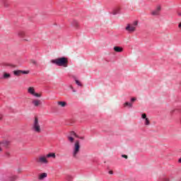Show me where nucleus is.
Masks as SVG:
<instances>
[{
    "mask_svg": "<svg viewBox=\"0 0 181 181\" xmlns=\"http://www.w3.org/2000/svg\"><path fill=\"white\" fill-rule=\"evenodd\" d=\"M51 63L52 64H56V66H59V67H67V63H69V59L66 57H61L55 59H52Z\"/></svg>",
    "mask_w": 181,
    "mask_h": 181,
    "instance_id": "f257e3e1",
    "label": "nucleus"
},
{
    "mask_svg": "<svg viewBox=\"0 0 181 181\" xmlns=\"http://www.w3.org/2000/svg\"><path fill=\"white\" fill-rule=\"evenodd\" d=\"M31 130L33 132H35V134H40L42 132V127H40V124H39V118L37 117L34 118Z\"/></svg>",
    "mask_w": 181,
    "mask_h": 181,
    "instance_id": "f03ea898",
    "label": "nucleus"
},
{
    "mask_svg": "<svg viewBox=\"0 0 181 181\" xmlns=\"http://www.w3.org/2000/svg\"><path fill=\"white\" fill-rule=\"evenodd\" d=\"M2 179L4 180H6V181H15V180H16V179H18V176L12 175H11V173H7L6 174L2 175Z\"/></svg>",
    "mask_w": 181,
    "mask_h": 181,
    "instance_id": "7ed1b4c3",
    "label": "nucleus"
},
{
    "mask_svg": "<svg viewBox=\"0 0 181 181\" xmlns=\"http://www.w3.org/2000/svg\"><path fill=\"white\" fill-rule=\"evenodd\" d=\"M80 141L76 140L74 144V147L73 150V157L77 158V155L78 154V152H80Z\"/></svg>",
    "mask_w": 181,
    "mask_h": 181,
    "instance_id": "20e7f679",
    "label": "nucleus"
},
{
    "mask_svg": "<svg viewBox=\"0 0 181 181\" xmlns=\"http://www.w3.org/2000/svg\"><path fill=\"white\" fill-rule=\"evenodd\" d=\"M47 157L46 156H41L39 157V159L37 160V162L43 165H47L49 161L47 160Z\"/></svg>",
    "mask_w": 181,
    "mask_h": 181,
    "instance_id": "39448f33",
    "label": "nucleus"
},
{
    "mask_svg": "<svg viewBox=\"0 0 181 181\" xmlns=\"http://www.w3.org/2000/svg\"><path fill=\"white\" fill-rule=\"evenodd\" d=\"M125 29L127 32H129V33H132L136 30V28H135V26H133L132 24H127Z\"/></svg>",
    "mask_w": 181,
    "mask_h": 181,
    "instance_id": "423d86ee",
    "label": "nucleus"
},
{
    "mask_svg": "<svg viewBox=\"0 0 181 181\" xmlns=\"http://www.w3.org/2000/svg\"><path fill=\"white\" fill-rule=\"evenodd\" d=\"M14 76H19L21 74H29V71L16 70L13 71Z\"/></svg>",
    "mask_w": 181,
    "mask_h": 181,
    "instance_id": "0eeeda50",
    "label": "nucleus"
},
{
    "mask_svg": "<svg viewBox=\"0 0 181 181\" xmlns=\"http://www.w3.org/2000/svg\"><path fill=\"white\" fill-rule=\"evenodd\" d=\"M9 145V141H4L0 142V152H2V148L1 146H4L5 148H8V146Z\"/></svg>",
    "mask_w": 181,
    "mask_h": 181,
    "instance_id": "6e6552de",
    "label": "nucleus"
},
{
    "mask_svg": "<svg viewBox=\"0 0 181 181\" xmlns=\"http://www.w3.org/2000/svg\"><path fill=\"white\" fill-rule=\"evenodd\" d=\"M159 12H160V6H157L156 9L152 11L151 14L153 16H156L159 15Z\"/></svg>",
    "mask_w": 181,
    "mask_h": 181,
    "instance_id": "1a4fd4ad",
    "label": "nucleus"
},
{
    "mask_svg": "<svg viewBox=\"0 0 181 181\" xmlns=\"http://www.w3.org/2000/svg\"><path fill=\"white\" fill-rule=\"evenodd\" d=\"M114 50L115 52H116L117 53H121L122 52H123L124 49L121 47H114Z\"/></svg>",
    "mask_w": 181,
    "mask_h": 181,
    "instance_id": "9d476101",
    "label": "nucleus"
},
{
    "mask_svg": "<svg viewBox=\"0 0 181 181\" xmlns=\"http://www.w3.org/2000/svg\"><path fill=\"white\" fill-rule=\"evenodd\" d=\"M33 104L34 107H39V105H40V104H42V101H40L39 100H33Z\"/></svg>",
    "mask_w": 181,
    "mask_h": 181,
    "instance_id": "9b49d317",
    "label": "nucleus"
},
{
    "mask_svg": "<svg viewBox=\"0 0 181 181\" xmlns=\"http://www.w3.org/2000/svg\"><path fill=\"white\" fill-rule=\"evenodd\" d=\"M18 36H19V37H22L23 39V37H25L26 36V34L25 33V31L20 30L18 32Z\"/></svg>",
    "mask_w": 181,
    "mask_h": 181,
    "instance_id": "f8f14e48",
    "label": "nucleus"
},
{
    "mask_svg": "<svg viewBox=\"0 0 181 181\" xmlns=\"http://www.w3.org/2000/svg\"><path fill=\"white\" fill-rule=\"evenodd\" d=\"M47 158H53V159H56V153H49L46 155Z\"/></svg>",
    "mask_w": 181,
    "mask_h": 181,
    "instance_id": "ddd939ff",
    "label": "nucleus"
},
{
    "mask_svg": "<svg viewBox=\"0 0 181 181\" xmlns=\"http://www.w3.org/2000/svg\"><path fill=\"white\" fill-rule=\"evenodd\" d=\"M45 177H47V173H43L41 175H40L39 180H42L45 179Z\"/></svg>",
    "mask_w": 181,
    "mask_h": 181,
    "instance_id": "4468645a",
    "label": "nucleus"
},
{
    "mask_svg": "<svg viewBox=\"0 0 181 181\" xmlns=\"http://www.w3.org/2000/svg\"><path fill=\"white\" fill-rule=\"evenodd\" d=\"M28 93L29 94H31V95H33L35 94V88L30 87L28 88Z\"/></svg>",
    "mask_w": 181,
    "mask_h": 181,
    "instance_id": "2eb2a0df",
    "label": "nucleus"
},
{
    "mask_svg": "<svg viewBox=\"0 0 181 181\" xmlns=\"http://www.w3.org/2000/svg\"><path fill=\"white\" fill-rule=\"evenodd\" d=\"M67 139L70 144H73L74 142V138L71 136H67Z\"/></svg>",
    "mask_w": 181,
    "mask_h": 181,
    "instance_id": "dca6fc26",
    "label": "nucleus"
},
{
    "mask_svg": "<svg viewBox=\"0 0 181 181\" xmlns=\"http://www.w3.org/2000/svg\"><path fill=\"white\" fill-rule=\"evenodd\" d=\"M58 105H60L61 107H66V105H67V103L66 102L59 101Z\"/></svg>",
    "mask_w": 181,
    "mask_h": 181,
    "instance_id": "f3484780",
    "label": "nucleus"
},
{
    "mask_svg": "<svg viewBox=\"0 0 181 181\" xmlns=\"http://www.w3.org/2000/svg\"><path fill=\"white\" fill-rule=\"evenodd\" d=\"M69 136H75V138H78V135H77V134H76V132L74 131L70 132V135H69Z\"/></svg>",
    "mask_w": 181,
    "mask_h": 181,
    "instance_id": "a211bd4d",
    "label": "nucleus"
},
{
    "mask_svg": "<svg viewBox=\"0 0 181 181\" xmlns=\"http://www.w3.org/2000/svg\"><path fill=\"white\" fill-rule=\"evenodd\" d=\"M11 78V74H6L5 73L4 75H3V78Z\"/></svg>",
    "mask_w": 181,
    "mask_h": 181,
    "instance_id": "6ab92c4d",
    "label": "nucleus"
},
{
    "mask_svg": "<svg viewBox=\"0 0 181 181\" xmlns=\"http://www.w3.org/2000/svg\"><path fill=\"white\" fill-rule=\"evenodd\" d=\"M124 107H129V108L132 107V103L126 102L124 103Z\"/></svg>",
    "mask_w": 181,
    "mask_h": 181,
    "instance_id": "aec40b11",
    "label": "nucleus"
},
{
    "mask_svg": "<svg viewBox=\"0 0 181 181\" xmlns=\"http://www.w3.org/2000/svg\"><path fill=\"white\" fill-rule=\"evenodd\" d=\"M145 119L144 124L145 125H149L151 124V122H149V119L147 117Z\"/></svg>",
    "mask_w": 181,
    "mask_h": 181,
    "instance_id": "412c9836",
    "label": "nucleus"
},
{
    "mask_svg": "<svg viewBox=\"0 0 181 181\" xmlns=\"http://www.w3.org/2000/svg\"><path fill=\"white\" fill-rule=\"evenodd\" d=\"M73 25L75 26V28H78V22H77V21H74Z\"/></svg>",
    "mask_w": 181,
    "mask_h": 181,
    "instance_id": "4be33fe9",
    "label": "nucleus"
},
{
    "mask_svg": "<svg viewBox=\"0 0 181 181\" xmlns=\"http://www.w3.org/2000/svg\"><path fill=\"white\" fill-rule=\"evenodd\" d=\"M132 25L134 26L135 29H136V26H138V21L133 22Z\"/></svg>",
    "mask_w": 181,
    "mask_h": 181,
    "instance_id": "5701e85b",
    "label": "nucleus"
},
{
    "mask_svg": "<svg viewBox=\"0 0 181 181\" xmlns=\"http://www.w3.org/2000/svg\"><path fill=\"white\" fill-rule=\"evenodd\" d=\"M75 81H76V83L77 84V86H78L79 87H81V86H82L81 83L79 82L78 80L76 79Z\"/></svg>",
    "mask_w": 181,
    "mask_h": 181,
    "instance_id": "b1692460",
    "label": "nucleus"
},
{
    "mask_svg": "<svg viewBox=\"0 0 181 181\" xmlns=\"http://www.w3.org/2000/svg\"><path fill=\"white\" fill-rule=\"evenodd\" d=\"M33 95H34V97H37V98L42 97V95L40 94L36 93L35 92L34 93V94Z\"/></svg>",
    "mask_w": 181,
    "mask_h": 181,
    "instance_id": "393cba45",
    "label": "nucleus"
},
{
    "mask_svg": "<svg viewBox=\"0 0 181 181\" xmlns=\"http://www.w3.org/2000/svg\"><path fill=\"white\" fill-rule=\"evenodd\" d=\"M5 156L6 158H9L11 156V153H9V151H6L5 153Z\"/></svg>",
    "mask_w": 181,
    "mask_h": 181,
    "instance_id": "a878e982",
    "label": "nucleus"
},
{
    "mask_svg": "<svg viewBox=\"0 0 181 181\" xmlns=\"http://www.w3.org/2000/svg\"><path fill=\"white\" fill-rule=\"evenodd\" d=\"M141 118H142L143 119H146V118H147V117H146V114H145V113L142 114V115H141Z\"/></svg>",
    "mask_w": 181,
    "mask_h": 181,
    "instance_id": "bb28decb",
    "label": "nucleus"
},
{
    "mask_svg": "<svg viewBox=\"0 0 181 181\" xmlns=\"http://www.w3.org/2000/svg\"><path fill=\"white\" fill-rule=\"evenodd\" d=\"M73 180V177L71 176H70V175L67 176L66 180L70 181V180Z\"/></svg>",
    "mask_w": 181,
    "mask_h": 181,
    "instance_id": "cd10ccee",
    "label": "nucleus"
},
{
    "mask_svg": "<svg viewBox=\"0 0 181 181\" xmlns=\"http://www.w3.org/2000/svg\"><path fill=\"white\" fill-rule=\"evenodd\" d=\"M5 66H8V67H15L14 65H12L11 64H6Z\"/></svg>",
    "mask_w": 181,
    "mask_h": 181,
    "instance_id": "c85d7f7f",
    "label": "nucleus"
},
{
    "mask_svg": "<svg viewBox=\"0 0 181 181\" xmlns=\"http://www.w3.org/2000/svg\"><path fill=\"white\" fill-rule=\"evenodd\" d=\"M122 158H125V159H128V156L123 154L122 155Z\"/></svg>",
    "mask_w": 181,
    "mask_h": 181,
    "instance_id": "c756f323",
    "label": "nucleus"
},
{
    "mask_svg": "<svg viewBox=\"0 0 181 181\" xmlns=\"http://www.w3.org/2000/svg\"><path fill=\"white\" fill-rule=\"evenodd\" d=\"M70 88L72 90L74 93H76V90H74L72 86H70Z\"/></svg>",
    "mask_w": 181,
    "mask_h": 181,
    "instance_id": "7c9ffc66",
    "label": "nucleus"
},
{
    "mask_svg": "<svg viewBox=\"0 0 181 181\" xmlns=\"http://www.w3.org/2000/svg\"><path fill=\"white\" fill-rule=\"evenodd\" d=\"M131 101H132V102L136 101V98H132L131 99Z\"/></svg>",
    "mask_w": 181,
    "mask_h": 181,
    "instance_id": "2f4dec72",
    "label": "nucleus"
},
{
    "mask_svg": "<svg viewBox=\"0 0 181 181\" xmlns=\"http://www.w3.org/2000/svg\"><path fill=\"white\" fill-rule=\"evenodd\" d=\"M76 138H78L79 139H84V137L83 136H78V137H76Z\"/></svg>",
    "mask_w": 181,
    "mask_h": 181,
    "instance_id": "473e14b6",
    "label": "nucleus"
},
{
    "mask_svg": "<svg viewBox=\"0 0 181 181\" xmlns=\"http://www.w3.org/2000/svg\"><path fill=\"white\" fill-rule=\"evenodd\" d=\"M163 181H169V179L165 178Z\"/></svg>",
    "mask_w": 181,
    "mask_h": 181,
    "instance_id": "72a5a7b5",
    "label": "nucleus"
},
{
    "mask_svg": "<svg viewBox=\"0 0 181 181\" xmlns=\"http://www.w3.org/2000/svg\"><path fill=\"white\" fill-rule=\"evenodd\" d=\"M178 28H181V22L179 23V25H178Z\"/></svg>",
    "mask_w": 181,
    "mask_h": 181,
    "instance_id": "f704fd0d",
    "label": "nucleus"
},
{
    "mask_svg": "<svg viewBox=\"0 0 181 181\" xmlns=\"http://www.w3.org/2000/svg\"><path fill=\"white\" fill-rule=\"evenodd\" d=\"M178 163H181V158H179V160H178Z\"/></svg>",
    "mask_w": 181,
    "mask_h": 181,
    "instance_id": "c9c22d12",
    "label": "nucleus"
},
{
    "mask_svg": "<svg viewBox=\"0 0 181 181\" xmlns=\"http://www.w3.org/2000/svg\"><path fill=\"white\" fill-rule=\"evenodd\" d=\"M33 64H36V61H33Z\"/></svg>",
    "mask_w": 181,
    "mask_h": 181,
    "instance_id": "e433bc0d",
    "label": "nucleus"
},
{
    "mask_svg": "<svg viewBox=\"0 0 181 181\" xmlns=\"http://www.w3.org/2000/svg\"><path fill=\"white\" fill-rule=\"evenodd\" d=\"M110 175H112V171H109Z\"/></svg>",
    "mask_w": 181,
    "mask_h": 181,
    "instance_id": "4c0bfd02",
    "label": "nucleus"
},
{
    "mask_svg": "<svg viewBox=\"0 0 181 181\" xmlns=\"http://www.w3.org/2000/svg\"><path fill=\"white\" fill-rule=\"evenodd\" d=\"M4 6H6V8H7V6H8V4H4Z\"/></svg>",
    "mask_w": 181,
    "mask_h": 181,
    "instance_id": "58836bf2",
    "label": "nucleus"
},
{
    "mask_svg": "<svg viewBox=\"0 0 181 181\" xmlns=\"http://www.w3.org/2000/svg\"><path fill=\"white\" fill-rule=\"evenodd\" d=\"M113 15H117V12L114 11Z\"/></svg>",
    "mask_w": 181,
    "mask_h": 181,
    "instance_id": "ea45409f",
    "label": "nucleus"
},
{
    "mask_svg": "<svg viewBox=\"0 0 181 181\" xmlns=\"http://www.w3.org/2000/svg\"><path fill=\"white\" fill-rule=\"evenodd\" d=\"M23 40H26V41H28V40H27V39H24Z\"/></svg>",
    "mask_w": 181,
    "mask_h": 181,
    "instance_id": "a19ab883",
    "label": "nucleus"
},
{
    "mask_svg": "<svg viewBox=\"0 0 181 181\" xmlns=\"http://www.w3.org/2000/svg\"><path fill=\"white\" fill-rule=\"evenodd\" d=\"M0 119H1V117H0Z\"/></svg>",
    "mask_w": 181,
    "mask_h": 181,
    "instance_id": "79ce46f5",
    "label": "nucleus"
}]
</instances>
